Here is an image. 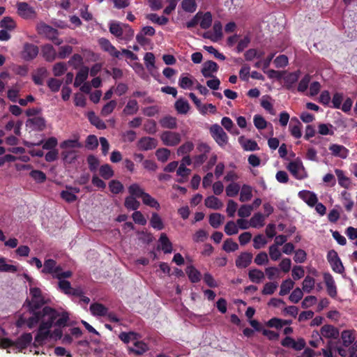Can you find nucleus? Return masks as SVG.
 I'll list each match as a JSON object with an SVG mask.
<instances>
[{
  "mask_svg": "<svg viewBox=\"0 0 357 357\" xmlns=\"http://www.w3.org/2000/svg\"><path fill=\"white\" fill-rule=\"evenodd\" d=\"M61 155L63 162L67 164L74 162L77 158V151L75 150H63Z\"/></svg>",
  "mask_w": 357,
  "mask_h": 357,
  "instance_id": "nucleus-28",
  "label": "nucleus"
},
{
  "mask_svg": "<svg viewBox=\"0 0 357 357\" xmlns=\"http://www.w3.org/2000/svg\"><path fill=\"white\" fill-rule=\"evenodd\" d=\"M99 172H100V175L104 179H106V180L109 179L114 174L113 169H112L111 166L108 164L102 165L100 167Z\"/></svg>",
  "mask_w": 357,
  "mask_h": 357,
  "instance_id": "nucleus-45",
  "label": "nucleus"
},
{
  "mask_svg": "<svg viewBox=\"0 0 357 357\" xmlns=\"http://www.w3.org/2000/svg\"><path fill=\"white\" fill-rule=\"evenodd\" d=\"M335 172L337 177L340 185L344 188H348L350 184V181L349 179L344 175V172L341 169H336Z\"/></svg>",
  "mask_w": 357,
  "mask_h": 357,
  "instance_id": "nucleus-43",
  "label": "nucleus"
},
{
  "mask_svg": "<svg viewBox=\"0 0 357 357\" xmlns=\"http://www.w3.org/2000/svg\"><path fill=\"white\" fill-rule=\"evenodd\" d=\"M124 206L128 210L137 211L140 206V203L135 197L128 196L125 199Z\"/></svg>",
  "mask_w": 357,
  "mask_h": 357,
  "instance_id": "nucleus-40",
  "label": "nucleus"
},
{
  "mask_svg": "<svg viewBox=\"0 0 357 357\" xmlns=\"http://www.w3.org/2000/svg\"><path fill=\"white\" fill-rule=\"evenodd\" d=\"M139 105L135 99H130L123 109L122 114L126 116H131L137 113Z\"/></svg>",
  "mask_w": 357,
  "mask_h": 357,
  "instance_id": "nucleus-19",
  "label": "nucleus"
},
{
  "mask_svg": "<svg viewBox=\"0 0 357 357\" xmlns=\"http://www.w3.org/2000/svg\"><path fill=\"white\" fill-rule=\"evenodd\" d=\"M194 148V144L192 142H186L182 144L177 150L178 155H183L189 153Z\"/></svg>",
  "mask_w": 357,
  "mask_h": 357,
  "instance_id": "nucleus-63",
  "label": "nucleus"
},
{
  "mask_svg": "<svg viewBox=\"0 0 357 357\" xmlns=\"http://www.w3.org/2000/svg\"><path fill=\"white\" fill-rule=\"evenodd\" d=\"M294 282L291 279L284 280L280 285V290L279 294L280 296L287 295L289 293L290 290L293 289Z\"/></svg>",
  "mask_w": 357,
  "mask_h": 357,
  "instance_id": "nucleus-42",
  "label": "nucleus"
},
{
  "mask_svg": "<svg viewBox=\"0 0 357 357\" xmlns=\"http://www.w3.org/2000/svg\"><path fill=\"white\" fill-rule=\"evenodd\" d=\"M26 125L33 130L43 131L46 127V121L43 117L37 116L29 119Z\"/></svg>",
  "mask_w": 357,
  "mask_h": 357,
  "instance_id": "nucleus-14",
  "label": "nucleus"
},
{
  "mask_svg": "<svg viewBox=\"0 0 357 357\" xmlns=\"http://www.w3.org/2000/svg\"><path fill=\"white\" fill-rule=\"evenodd\" d=\"M333 126L329 123H320L318 126V132L321 135H333Z\"/></svg>",
  "mask_w": 357,
  "mask_h": 357,
  "instance_id": "nucleus-57",
  "label": "nucleus"
},
{
  "mask_svg": "<svg viewBox=\"0 0 357 357\" xmlns=\"http://www.w3.org/2000/svg\"><path fill=\"white\" fill-rule=\"evenodd\" d=\"M117 105V102L114 100H112L106 103L101 109V115L103 116H107L109 115L115 109Z\"/></svg>",
  "mask_w": 357,
  "mask_h": 357,
  "instance_id": "nucleus-49",
  "label": "nucleus"
},
{
  "mask_svg": "<svg viewBox=\"0 0 357 357\" xmlns=\"http://www.w3.org/2000/svg\"><path fill=\"white\" fill-rule=\"evenodd\" d=\"M186 274L192 283H197L201 280V273L193 266H187L185 269Z\"/></svg>",
  "mask_w": 357,
  "mask_h": 357,
  "instance_id": "nucleus-25",
  "label": "nucleus"
},
{
  "mask_svg": "<svg viewBox=\"0 0 357 357\" xmlns=\"http://www.w3.org/2000/svg\"><path fill=\"white\" fill-rule=\"evenodd\" d=\"M248 277L251 282L259 283L264 278V274L261 270L254 268L249 271Z\"/></svg>",
  "mask_w": 357,
  "mask_h": 357,
  "instance_id": "nucleus-32",
  "label": "nucleus"
},
{
  "mask_svg": "<svg viewBox=\"0 0 357 357\" xmlns=\"http://www.w3.org/2000/svg\"><path fill=\"white\" fill-rule=\"evenodd\" d=\"M323 277L328 294L333 298H336L337 294V287L332 275L329 273H324Z\"/></svg>",
  "mask_w": 357,
  "mask_h": 357,
  "instance_id": "nucleus-8",
  "label": "nucleus"
},
{
  "mask_svg": "<svg viewBox=\"0 0 357 357\" xmlns=\"http://www.w3.org/2000/svg\"><path fill=\"white\" fill-rule=\"evenodd\" d=\"M146 18L153 23H156L159 25H165L169 22V19L167 17L161 16L159 17L155 13H151L147 15Z\"/></svg>",
  "mask_w": 357,
  "mask_h": 357,
  "instance_id": "nucleus-47",
  "label": "nucleus"
},
{
  "mask_svg": "<svg viewBox=\"0 0 357 357\" xmlns=\"http://www.w3.org/2000/svg\"><path fill=\"white\" fill-rule=\"evenodd\" d=\"M142 202L145 205L150 207L155 208L156 209L160 208V204L158 202L146 192L142 197Z\"/></svg>",
  "mask_w": 357,
  "mask_h": 357,
  "instance_id": "nucleus-51",
  "label": "nucleus"
},
{
  "mask_svg": "<svg viewBox=\"0 0 357 357\" xmlns=\"http://www.w3.org/2000/svg\"><path fill=\"white\" fill-rule=\"evenodd\" d=\"M155 155L159 161L165 162L169 159L170 151L166 148H160L156 151Z\"/></svg>",
  "mask_w": 357,
  "mask_h": 357,
  "instance_id": "nucleus-54",
  "label": "nucleus"
},
{
  "mask_svg": "<svg viewBox=\"0 0 357 357\" xmlns=\"http://www.w3.org/2000/svg\"><path fill=\"white\" fill-rule=\"evenodd\" d=\"M213 22V17L211 12L202 13L199 20V25L202 29H207L211 27Z\"/></svg>",
  "mask_w": 357,
  "mask_h": 357,
  "instance_id": "nucleus-31",
  "label": "nucleus"
},
{
  "mask_svg": "<svg viewBox=\"0 0 357 357\" xmlns=\"http://www.w3.org/2000/svg\"><path fill=\"white\" fill-rule=\"evenodd\" d=\"M225 220V217L218 213H213L209 215V224L213 228H218Z\"/></svg>",
  "mask_w": 357,
  "mask_h": 357,
  "instance_id": "nucleus-30",
  "label": "nucleus"
},
{
  "mask_svg": "<svg viewBox=\"0 0 357 357\" xmlns=\"http://www.w3.org/2000/svg\"><path fill=\"white\" fill-rule=\"evenodd\" d=\"M109 31L110 33L115 36L117 38L122 37L123 34V24L119 22H112L109 24Z\"/></svg>",
  "mask_w": 357,
  "mask_h": 357,
  "instance_id": "nucleus-36",
  "label": "nucleus"
},
{
  "mask_svg": "<svg viewBox=\"0 0 357 357\" xmlns=\"http://www.w3.org/2000/svg\"><path fill=\"white\" fill-rule=\"evenodd\" d=\"M158 145V141L151 137H143L137 144L138 148L142 151H149L154 149Z\"/></svg>",
  "mask_w": 357,
  "mask_h": 357,
  "instance_id": "nucleus-12",
  "label": "nucleus"
},
{
  "mask_svg": "<svg viewBox=\"0 0 357 357\" xmlns=\"http://www.w3.org/2000/svg\"><path fill=\"white\" fill-rule=\"evenodd\" d=\"M90 311L94 316L105 317L107 314L108 308L102 303H94L90 305Z\"/></svg>",
  "mask_w": 357,
  "mask_h": 357,
  "instance_id": "nucleus-22",
  "label": "nucleus"
},
{
  "mask_svg": "<svg viewBox=\"0 0 357 357\" xmlns=\"http://www.w3.org/2000/svg\"><path fill=\"white\" fill-rule=\"evenodd\" d=\"M181 8L184 11L192 13L197 10V5L195 0H183Z\"/></svg>",
  "mask_w": 357,
  "mask_h": 357,
  "instance_id": "nucleus-41",
  "label": "nucleus"
},
{
  "mask_svg": "<svg viewBox=\"0 0 357 357\" xmlns=\"http://www.w3.org/2000/svg\"><path fill=\"white\" fill-rule=\"evenodd\" d=\"M46 38L56 45H60L63 42L61 38H59V31L54 28L46 36Z\"/></svg>",
  "mask_w": 357,
  "mask_h": 357,
  "instance_id": "nucleus-61",
  "label": "nucleus"
},
{
  "mask_svg": "<svg viewBox=\"0 0 357 357\" xmlns=\"http://www.w3.org/2000/svg\"><path fill=\"white\" fill-rule=\"evenodd\" d=\"M204 204L207 208L214 210L220 209L223 206V203L216 197L211 195L206 197Z\"/></svg>",
  "mask_w": 357,
  "mask_h": 357,
  "instance_id": "nucleus-24",
  "label": "nucleus"
},
{
  "mask_svg": "<svg viewBox=\"0 0 357 357\" xmlns=\"http://www.w3.org/2000/svg\"><path fill=\"white\" fill-rule=\"evenodd\" d=\"M329 150L331 151L333 155L343 159L347 158L349 155V150L342 145L333 144L329 146Z\"/></svg>",
  "mask_w": 357,
  "mask_h": 357,
  "instance_id": "nucleus-16",
  "label": "nucleus"
},
{
  "mask_svg": "<svg viewBox=\"0 0 357 357\" xmlns=\"http://www.w3.org/2000/svg\"><path fill=\"white\" fill-rule=\"evenodd\" d=\"M87 163L89 165V168L91 172H95L98 169V167L100 165V161L97 157L93 155H88L86 158Z\"/></svg>",
  "mask_w": 357,
  "mask_h": 357,
  "instance_id": "nucleus-56",
  "label": "nucleus"
},
{
  "mask_svg": "<svg viewBox=\"0 0 357 357\" xmlns=\"http://www.w3.org/2000/svg\"><path fill=\"white\" fill-rule=\"evenodd\" d=\"M69 321V314L67 312L59 313V316L55 319L54 324L58 327H65Z\"/></svg>",
  "mask_w": 357,
  "mask_h": 357,
  "instance_id": "nucleus-46",
  "label": "nucleus"
},
{
  "mask_svg": "<svg viewBox=\"0 0 357 357\" xmlns=\"http://www.w3.org/2000/svg\"><path fill=\"white\" fill-rule=\"evenodd\" d=\"M149 350L148 345L142 341H135L134 347L129 349L130 352L140 356Z\"/></svg>",
  "mask_w": 357,
  "mask_h": 357,
  "instance_id": "nucleus-26",
  "label": "nucleus"
},
{
  "mask_svg": "<svg viewBox=\"0 0 357 357\" xmlns=\"http://www.w3.org/2000/svg\"><path fill=\"white\" fill-rule=\"evenodd\" d=\"M82 144L77 139H67L61 143L60 147L62 149L68 150V149L81 148Z\"/></svg>",
  "mask_w": 357,
  "mask_h": 357,
  "instance_id": "nucleus-48",
  "label": "nucleus"
},
{
  "mask_svg": "<svg viewBox=\"0 0 357 357\" xmlns=\"http://www.w3.org/2000/svg\"><path fill=\"white\" fill-rule=\"evenodd\" d=\"M89 69L86 66H82L76 75L74 86L78 87L85 83L89 75Z\"/></svg>",
  "mask_w": 357,
  "mask_h": 357,
  "instance_id": "nucleus-20",
  "label": "nucleus"
},
{
  "mask_svg": "<svg viewBox=\"0 0 357 357\" xmlns=\"http://www.w3.org/2000/svg\"><path fill=\"white\" fill-rule=\"evenodd\" d=\"M299 196L310 206H314L318 202L317 195L310 191L300 192Z\"/></svg>",
  "mask_w": 357,
  "mask_h": 357,
  "instance_id": "nucleus-23",
  "label": "nucleus"
},
{
  "mask_svg": "<svg viewBox=\"0 0 357 357\" xmlns=\"http://www.w3.org/2000/svg\"><path fill=\"white\" fill-rule=\"evenodd\" d=\"M240 190V185L236 183H231L226 188V194L228 197L236 196Z\"/></svg>",
  "mask_w": 357,
  "mask_h": 357,
  "instance_id": "nucleus-62",
  "label": "nucleus"
},
{
  "mask_svg": "<svg viewBox=\"0 0 357 357\" xmlns=\"http://www.w3.org/2000/svg\"><path fill=\"white\" fill-rule=\"evenodd\" d=\"M252 197V193L251 187L248 185H243L240 192L239 200L241 202H248L251 199Z\"/></svg>",
  "mask_w": 357,
  "mask_h": 357,
  "instance_id": "nucleus-39",
  "label": "nucleus"
},
{
  "mask_svg": "<svg viewBox=\"0 0 357 357\" xmlns=\"http://www.w3.org/2000/svg\"><path fill=\"white\" fill-rule=\"evenodd\" d=\"M0 272L15 273L17 271L16 266L8 264L3 257H0Z\"/></svg>",
  "mask_w": 357,
  "mask_h": 357,
  "instance_id": "nucleus-53",
  "label": "nucleus"
},
{
  "mask_svg": "<svg viewBox=\"0 0 357 357\" xmlns=\"http://www.w3.org/2000/svg\"><path fill=\"white\" fill-rule=\"evenodd\" d=\"M31 300L28 298L25 301L24 305L27 307L28 312L31 316L26 320V325L29 328H33L39 323V317L43 313V306L45 303L42 296V291L38 287L30 289Z\"/></svg>",
  "mask_w": 357,
  "mask_h": 357,
  "instance_id": "nucleus-1",
  "label": "nucleus"
},
{
  "mask_svg": "<svg viewBox=\"0 0 357 357\" xmlns=\"http://www.w3.org/2000/svg\"><path fill=\"white\" fill-rule=\"evenodd\" d=\"M160 123L162 128L174 129L176 128V119L171 116H167L160 119Z\"/></svg>",
  "mask_w": 357,
  "mask_h": 357,
  "instance_id": "nucleus-33",
  "label": "nucleus"
},
{
  "mask_svg": "<svg viewBox=\"0 0 357 357\" xmlns=\"http://www.w3.org/2000/svg\"><path fill=\"white\" fill-rule=\"evenodd\" d=\"M175 108L178 113L185 114L189 111L190 105L187 100L180 98L176 101Z\"/></svg>",
  "mask_w": 357,
  "mask_h": 357,
  "instance_id": "nucleus-38",
  "label": "nucleus"
},
{
  "mask_svg": "<svg viewBox=\"0 0 357 357\" xmlns=\"http://www.w3.org/2000/svg\"><path fill=\"white\" fill-rule=\"evenodd\" d=\"M151 226L157 230H162L164 229L163 222L157 213H153L150 220Z\"/></svg>",
  "mask_w": 357,
  "mask_h": 357,
  "instance_id": "nucleus-37",
  "label": "nucleus"
},
{
  "mask_svg": "<svg viewBox=\"0 0 357 357\" xmlns=\"http://www.w3.org/2000/svg\"><path fill=\"white\" fill-rule=\"evenodd\" d=\"M320 335L326 338L338 340L340 333L336 327L325 324L321 328Z\"/></svg>",
  "mask_w": 357,
  "mask_h": 357,
  "instance_id": "nucleus-9",
  "label": "nucleus"
},
{
  "mask_svg": "<svg viewBox=\"0 0 357 357\" xmlns=\"http://www.w3.org/2000/svg\"><path fill=\"white\" fill-rule=\"evenodd\" d=\"M109 188L113 194H119L123 190V185L118 180H112L109 183Z\"/></svg>",
  "mask_w": 357,
  "mask_h": 357,
  "instance_id": "nucleus-52",
  "label": "nucleus"
},
{
  "mask_svg": "<svg viewBox=\"0 0 357 357\" xmlns=\"http://www.w3.org/2000/svg\"><path fill=\"white\" fill-rule=\"evenodd\" d=\"M315 280L312 277L307 275L303 281V290L306 293H310L314 289Z\"/></svg>",
  "mask_w": 357,
  "mask_h": 357,
  "instance_id": "nucleus-50",
  "label": "nucleus"
},
{
  "mask_svg": "<svg viewBox=\"0 0 357 357\" xmlns=\"http://www.w3.org/2000/svg\"><path fill=\"white\" fill-rule=\"evenodd\" d=\"M29 175L37 183H44L47 179L46 174L40 170H32L29 173Z\"/></svg>",
  "mask_w": 357,
  "mask_h": 357,
  "instance_id": "nucleus-60",
  "label": "nucleus"
},
{
  "mask_svg": "<svg viewBox=\"0 0 357 357\" xmlns=\"http://www.w3.org/2000/svg\"><path fill=\"white\" fill-rule=\"evenodd\" d=\"M188 96L202 114L204 115L206 114V107L210 108V113L211 114H215L217 112L216 107L211 103L202 105L200 100L197 98L194 93H190Z\"/></svg>",
  "mask_w": 357,
  "mask_h": 357,
  "instance_id": "nucleus-7",
  "label": "nucleus"
},
{
  "mask_svg": "<svg viewBox=\"0 0 357 357\" xmlns=\"http://www.w3.org/2000/svg\"><path fill=\"white\" fill-rule=\"evenodd\" d=\"M16 26V23L10 17H4L0 22V27L8 31L13 30Z\"/></svg>",
  "mask_w": 357,
  "mask_h": 357,
  "instance_id": "nucleus-44",
  "label": "nucleus"
},
{
  "mask_svg": "<svg viewBox=\"0 0 357 357\" xmlns=\"http://www.w3.org/2000/svg\"><path fill=\"white\" fill-rule=\"evenodd\" d=\"M301 126L302 124L297 118L294 117L291 119L289 130L291 135L296 139H299L302 136V132L301 130Z\"/></svg>",
  "mask_w": 357,
  "mask_h": 357,
  "instance_id": "nucleus-17",
  "label": "nucleus"
},
{
  "mask_svg": "<svg viewBox=\"0 0 357 357\" xmlns=\"http://www.w3.org/2000/svg\"><path fill=\"white\" fill-rule=\"evenodd\" d=\"M301 75L299 70L290 73L284 77V84L287 89L291 90L294 84L298 82Z\"/></svg>",
  "mask_w": 357,
  "mask_h": 357,
  "instance_id": "nucleus-15",
  "label": "nucleus"
},
{
  "mask_svg": "<svg viewBox=\"0 0 357 357\" xmlns=\"http://www.w3.org/2000/svg\"><path fill=\"white\" fill-rule=\"evenodd\" d=\"M218 65L215 61L209 60L204 63L201 73L206 78L214 77L213 74L218 72Z\"/></svg>",
  "mask_w": 357,
  "mask_h": 357,
  "instance_id": "nucleus-10",
  "label": "nucleus"
},
{
  "mask_svg": "<svg viewBox=\"0 0 357 357\" xmlns=\"http://www.w3.org/2000/svg\"><path fill=\"white\" fill-rule=\"evenodd\" d=\"M222 249L227 252H234L238 249V245L232 238H227L224 242Z\"/></svg>",
  "mask_w": 357,
  "mask_h": 357,
  "instance_id": "nucleus-59",
  "label": "nucleus"
},
{
  "mask_svg": "<svg viewBox=\"0 0 357 357\" xmlns=\"http://www.w3.org/2000/svg\"><path fill=\"white\" fill-rule=\"evenodd\" d=\"M67 70V66L64 62H59L53 66V74L56 77L61 76Z\"/></svg>",
  "mask_w": 357,
  "mask_h": 357,
  "instance_id": "nucleus-58",
  "label": "nucleus"
},
{
  "mask_svg": "<svg viewBox=\"0 0 357 357\" xmlns=\"http://www.w3.org/2000/svg\"><path fill=\"white\" fill-rule=\"evenodd\" d=\"M252 257L253 255L251 252H241L236 259L235 264L238 268H245L251 264Z\"/></svg>",
  "mask_w": 357,
  "mask_h": 357,
  "instance_id": "nucleus-11",
  "label": "nucleus"
},
{
  "mask_svg": "<svg viewBox=\"0 0 357 357\" xmlns=\"http://www.w3.org/2000/svg\"><path fill=\"white\" fill-rule=\"evenodd\" d=\"M161 140L166 146H174L179 144L181 135L178 132L164 131L160 136Z\"/></svg>",
  "mask_w": 357,
  "mask_h": 357,
  "instance_id": "nucleus-5",
  "label": "nucleus"
},
{
  "mask_svg": "<svg viewBox=\"0 0 357 357\" xmlns=\"http://www.w3.org/2000/svg\"><path fill=\"white\" fill-rule=\"evenodd\" d=\"M42 53L45 59L48 62L53 61L56 57V52L50 44L44 45L42 47Z\"/></svg>",
  "mask_w": 357,
  "mask_h": 357,
  "instance_id": "nucleus-18",
  "label": "nucleus"
},
{
  "mask_svg": "<svg viewBox=\"0 0 357 357\" xmlns=\"http://www.w3.org/2000/svg\"><path fill=\"white\" fill-rule=\"evenodd\" d=\"M56 261L52 259H45L44 261L43 268L42 273L45 274H53V270L54 268Z\"/></svg>",
  "mask_w": 357,
  "mask_h": 357,
  "instance_id": "nucleus-55",
  "label": "nucleus"
},
{
  "mask_svg": "<svg viewBox=\"0 0 357 357\" xmlns=\"http://www.w3.org/2000/svg\"><path fill=\"white\" fill-rule=\"evenodd\" d=\"M303 293L299 287H296L290 294L289 299L294 303H298L302 298Z\"/></svg>",
  "mask_w": 357,
  "mask_h": 357,
  "instance_id": "nucleus-64",
  "label": "nucleus"
},
{
  "mask_svg": "<svg viewBox=\"0 0 357 357\" xmlns=\"http://www.w3.org/2000/svg\"><path fill=\"white\" fill-rule=\"evenodd\" d=\"M159 242L161 244L162 250L165 254L172 252V243L165 233L160 234Z\"/></svg>",
  "mask_w": 357,
  "mask_h": 357,
  "instance_id": "nucleus-29",
  "label": "nucleus"
},
{
  "mask_svg": "<svg viewBox=\"0 0 357 357\" xmlns=\"http://www.w3.org/2000/svg\"><path fill=\"white\" fill-rule=\"evenodd\" d=\"M59 316V312L54 308L50 306L43 307V313L39 317V322L40 321V324L35 337L34 347L42 345L50 337V329Z\"/></svg>",
  "mask_w": 357,
  "mask_h": 357,
  "instance_id": "nucleus-2",
  "label": "nucleus"
},
{
  "mask_svg": "<svg viewBox=\"0 0 357 357\" xmlns=\"http://www.w3.org/2000/svg\"><path fill=\"white\" fill-rule=\"evenodd\" d=\"M32 335L30 333L22 334L18 337L16 341H14L15 347L21 351L22 349H26L32 341Z\"/></svg>",
  "mask_w": 357,
  "mask_h": 357,
  "instance_id": "nucleus-13",
  "label": "nucleus"
},
{
  "mask_svg": "<svg viewBox=\"0 0 357 357\" xmlns=\"http://www.w3.org/2000/svg\"><path fill=\"white\" fill-rule=\"evenodd\" d=\"M87 117L89 122L98 129L104 130L107 128L105 123L99 116H96L94 112H89Z\"/></svg>",
  "mask_w": 357,
  "mask_h": 357,
  "instance_id": "nucleus-21",
  "label": "nucleus"
},
{
  "mask_svg": "<svg viewBox=\"0 0 357 357\" xmlns=\"http://www.w3.org/2000/svg\"><path fill=\"white\" fill-rule=\"evenodd\" d=\"M264 225V216L260 213H255L250 220V226L257 228L261 227Z\"/></svg>",
  "mask_w": 357,
  "mask_h": 357,
  "instance_id": "nucleus-35",
  "label": "nucleus"
},
{
  "mask_svg": "<svg viewBox=\"0 0 357 357\" xmlns=\"http://www.w3.org/2000/svg\"><path fill=\"white\" fill-rule=\"evenodd\" d=\"M210 133L215 142L222 148L228 143V136L218 124H213L210 128Z\"/></svg>",
  "mask_w": 357,
  "mask_h": 357,
  "instance_id": "nucleus-3",
  "label": "nucleus"
},
{
  "mask_svg": "<svg viewBox=\"0 0 357 357\" xmlns=\"http://www.w3.org/2000/svg\"><path fill=\"white\" fill-rule=\"evenodd\" d=\"M38 52L39 50L38 46L31 43H26L23 47L22 57L25 61H31L37 56Z\"/></svg>",
  "mask_w": 357,
  "mask_h": 357,
  "instance_id": "nucleus-6",
  "label": "nucleus"
},
{
  "mask_svg": "<svg viewBox=\"0 0 357 357\" xmlns=\"http://www.w3.org/2000/svg\"><path fill=\"white\" fill-rule=\"evenodd\" d=\"M16 8L17 15L23 19L32 20L35 19L37 16L35 8L26 2H17Z\"/></svg>",
  "mask_w": 357,
  "mask_h": 357,
  "instance_id": "nucleus-4",
  "label": "nucleus"
},
{
  "mask_svg": "<svg viewBox=\"0 0 357 357\" xmlns=\"http://www.w3.org/2000/svg\"><path fill=\"white\" fill-rule=\"evenodd\" d=\"M354 331L351 330L343 331L341 333L342 344L344 347H349L355 340Z\"/></svg>",
  "mask_w": 357,
  "mask_h": 357,
  "instance_id": "nucleus-27",
  "label": "nucleus"
},
{
  "mask_svg": "<svg viewBox=\"0 0 357 357\" xmlns=\"http://www.w3.org/2000/svg\"><path fill=\"white\" fill-rule=\"evenodd\" d=\"M128 192L131 197L135 198H142L145 195L144 190L137 184L133 183L128 187Z\"/></svg>",
  "mask_w": 357,
  "mask_h": 357,
  "instance_id": "nucleus-34",
  "label": "nucleus"
}]
</instances>
